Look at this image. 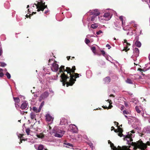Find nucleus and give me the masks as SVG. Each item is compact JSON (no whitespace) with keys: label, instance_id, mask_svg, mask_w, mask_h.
<instances>
[{"label":"nucleus","instance_id":"obj_1","mask_svg":"<svg viewBox=\"0 0 150 150\" xmlns=\"http://www.w3.org/2000/svg\"><path fill=\"white\" fill-rule=\"evenodd\" d=\"M67 70V67L66 68V69H65L64 66L62 65L59 68V72L60 73H62L60 76L61 78L60 81L62 82L63 85L64 86L65 85L66 82L67 81V79H69V77L64 73L65 71H66L68 74V72Z\"/></svg>","mask_w":150,"mask_h":150},{"label":"nucleus","instance_id":"obj_2","mask_svg":"<svg viewBox=\"0 0 150 150\" xmlns=\"http://www.w3.org/2000/svg\"><path fill=\"white\" fill-rule=\"evenodd\" d=\"M132 145L134 146V148L136 149L138 148L142 150H144L147 147V145H150V142L148 141L146 144L143 143L142 141L139 140L137 142H132Z\"/></svg>","mask_w":150,"mask_h":150},{"label":"nucleus","instance_id":"obj_3","mask_svg":"<svg viewBox=\"0 0 150 150\" xmlns=\"http://www.w3.org/2000/svg\"><path fill=\"white\" fill-rule=\"evenodd\" d=\"M79 74L77 73H74L72 74H70L69 77V79H67V81L66 82L67 84V86L68 87L69 86H72L76 81V79L79 77Z\"/></svg>","mask_w":150,"mask_h":150},{"label":"nucleus","instance_id":"obj_4","mask_svg":"<svg viewBox=\"0 0 150 150\" xmlns=\"http://www.w3.org/2000/svg\"><path fill=\"white\" fill-rule=\"evenodd\" d=\"M38 9L37 11H43L45 8H47V5H45V2L43 3L42 0H40V2H37V4H35Z\"/></svg>","mask_w":150,"mask_h":150},{"label":"nucleus","instance_id":"obj_5","mask_svg":"<svg viewBox=\"0 0 150 150\" xmlns=\"http://www.w3.org/2000/svg\"><path fill=\"white\" fill-rule=\"evenodd\" d=\"M110 146L113 150H130L126 146H123L122 147L118 146L117 147L115 146L112 143L110 144Z\"/></svg>","mask_w":150,"mask_h":150},{"label":"nucleus","instance_id":"obj_6","mask_svg":"<svg viewBox=\"0 0 150 150\" xmlns=\"http://www.w3.org/2000/svg\"><path fill=\"white\" fill-rule=\"evenodd\" d=\"M56 62L53 63L51 67L52 70L54 71H57L59 69V65Z\"/></svg>","mask_w":150,"mask_h":150},{"label":"nucleus","instance_id":"obj_7","mask_svg":"<svg viewBox=\"0 0 150 150\" xmlns=\"http://www.w3.org/2000/svg\"><path fill=\"white\" fill-rule=\"evenodd\" d=\"M105 18L104 20L106 21H108L111 18V16L110 13L107 12L105 13L103 16Z\"/></svg>","mask_w":150,"mask_h":150},{"label":"nucleus","instance_id":"obj_8","mask_svg":"<svg viewBox=\"0 0 150 150\" xmlns=\"http://www.w3.org/2000/svg\"><path fill=\"white\" fill-rule=\"evenodd\" d=\"M76 69L75 67L74 66L72 67V68L71 69L70 67H67V71L68 72V74H69V75L71 74V73H75V71Z\"/></svg>","mask_w":150,"mask_h":150},{"label":"nucleus","instance_id":"obj_9","mask_svg":"<svg viewBox=\"0 0 150 150\" xmlns=\"http://www.w3.org/2000/svg\"><path fill=\"white\" fill-rule=\"evenodd\" d=\"M20 108L22 110L28 109V103L26 101L24 102L21 104Z\"/></svg>","mask_w":150,"mask_h":150},{"label":"nucleus","instance_id":"obj_10","mask_svg":"<svg viewBox=\"0 0 150 150\" xmlns=\"http://www.w3.org/2000/svg\"><path fill=\"white\" fill-rule=\"evenodd\" d=\"M90 13L91 15H95L96 16L99 15L100 14L99 10L97 9L92 11L90 12Z\"/></svg>","mask_w":150,"mask_h":150},{"label":"nucleus","instance_id":"obj_11","mask_svg":"<svg viewBox=\"0 0 150 150\" xmlns=\"http://www.w3.org/2000/svg\"><path fill=\"white\" fill-rule=\"evenodd\" d=\"M49 93L48 92L45 91L42 93L40 96V98L42 99H45L47 98L49 96Z\"/></svg>","mask_w":150,"mask_h":150},{"label":"nucleus","instance_id":"obj_12","mask_svg":"<svg viewBox=\"0 0 150 150\" xmlns=\"http://www.w3.org/2000/svg\"><path fill=\"white\" fill-rule=\"evenodd\" d=\"M136 40V41L135 42V44L136 46L138 47H140L141 45V42L138 41L139 38L137 36L135 38V40Z\"/></svg>","mask_w":150,"mask_h":150},{"label":"nucleus","instance_id":"obj_13","mask_svg":"<svg viewBox=\"0 0 150 150\" xmlns=\"http://www.w3.org/2000/svg\"><path fill=\"white\" fill-rule=\"evenodd\" d=\"M139 50L138 48H135L134 51V54L135 56L137 57L139 56Z\"/></svg>","mask_w":150,"mask_h":150},{"label":"nucleus","instance_id":"obj_14","mask_svg":"<svg viewBox=\"0 0 150 150\" xmlns=\"http://www.w3.org/2000/svg\"><path fill=\"white\" fill-rule=\"evenodd\" d=\"M67 123V120L65 118H62L61 120L60 124L61 125H65Z\"/></svg>","mask_w":150,"mask_h":150},{"label":"nucleus","instance_id":"obj_15","mask_svg":"<svg viewBox=\"0 0 150 150\" xmlns=\"http://www.w3.org/2000/svg\"><path fill=\"white\" fill-rule=\"evenodd\" d=\"M13 99L15 102V105L16 107L17 105H18L17 103H18L20 102V99L18 97H13Z\"/></svg>","mask_w":150,"mask_h":150},{"label":"nucleus","instance_id":"obj_16","mask_svg":"<svg viewBox=\"0 0 150 150\" xmlns=\"http://www.w3.org/2000/svg\"><path fill=\"white\" fill-rule=\"evenodd\" d=\"M46 119L47 121H51L53 120V118L49 114H47L46 116Z\"/></svg>","mask_w":150,"mask_h":150},{"label":"nucleus","instance_id":"obj_17","mask_svg":"<svg viewBox=\"0 0 150 150\" xmlns=\"http://www.w3.org/2000/svg\"><path fill=\"white\" fill-rule=\"evenodd\" d=\"M125 45L126 46L124 47L123 50H125L126 52H127V51L129 50V48H128V47L130 46L131 44L129 43L128 42Z\"/></svg>","mask_w":150,"mask_h":150},{"label":"nucleus","instance_id":"obj_18","mask_svg":"<svg viewBox=\"0 0 150 150\" xmlns=\"http://www.w3.org/2000/svg\"><path fill=\"white\" fill-rule=\"evenodd\" d=\"M104 81L105 83H109L111 79L109 77H107L104 79Z\"/></svg>","mask_w":150,"mask_h":150},{"label":"nucleus","instance_id":"obj_19","mask_svg":"<svg viewBox=\"0 0 150 150\" xmlns=\"http://www.w3.org/2000/svg\"><path fill=\"white\" fill-rule=\"evenodd\" d=\"M44 149V147L42 145H40L39 146L38 150H48L47 149Z\"/></svg>","mask_w":150,"mask_h":150},{"label":"nucleus","instance_id":"obj_20","mask_svg":"<svg viewBox=\"0 0 150 150\" xmlns=\"http://www.w3.org/2000/svg\"><path fill=\"white\" fill-rule=\"evenodd\" d=\"M126 82L129 84H134L133 81L129 78H127L126 80Z\"/></svg>","mask_w":150,"mask_h":150},{"label":"nucleus","instance_id":"obj_21","mask_svg":"<svg viewBox=\"0 0 150 150\" xmlns=\"http://www.w3.org/2000/svg\"><path fill=\"white\" fill-rule=\"evenodd\" d=\"M33 110L36 113L40 112V109H39L38 110L37 108L35 106L33 107Z\"/></svg>","mask_w":150,"mask_h":150},{"label":"nucleus","instance_id":"obj_22","mask_svg":"<svg viewBox=\"0 0 150 150\" xmlns=\"http://www.w3.org/2000/svg\"><path fill=\"white\" fill-rule=\"evenodd\" d=\"M36 115L34 112H31L30 114V117L32 120L35 118Z\"/></svg>","mask_w":150,"mask_h":150},{"label":"nucleus","instance_id":"obj_23","mask_svg":"<svg viewBox=\"0 0 150 150\" xmlns=\"http://www.w3.org/2000/svg\"><path fill=\"white\" fill-rule=\"evenodd\" d=\"M140 106H136L135 107V109L137 113H140L141 112V110H140Z\"/></svg>","mask_w":150,"mask_h":150},{"label":"nucleus","instance_id":"obj_24","mask_svg":"<svg viewBox=\"0 0 150 150\" xmlns=\"http://www.w3.org/2000/svg\"><path fill=\"white\" fill-rule=\"evenodd\" d=\"M125 137L126 138L129 139V141H130V142L132 141L133 140L131 136L129 134H128V135H127Z\"/></svg>","mask_w":150,"mask_h":150},{"label":"nucleus","instance_id":"obj_25","mask_svg":"<svg viewBox=\"0 0 150 150\" xmlns=\"http://www.w3.org/2000/svg\"><path fill=\"white\" fill-rule=\"evenodd\" d=\"M4 75L3 73V69H2L0 68V77H3Z\"/></svg>","mask_w":150,"mask_h":150},{"label":"nucleus","instance_id":"obj_26","mask_svg":"<svg viewBox=\"0 0 150 150\" xmlns=\"http://www.w3.org/2000/svg\"><path fill=\"white\" fill-rule=\"evenodd\" d=\"M54 136L56 137H61L63 136V135L62 134H60L56 133L55 134Z\"/></svg>","mask_w":150,"mask_h":150},{"label":"nucleus","instance_id":"obj_27","mask_svg":"<svg viewBox=\"0 0 150 150\" xmlns=\"http://www.w3.org/2000/svg\"><path fill=\"white\" fill-rule=\"evenodd\" d=\"M97 25H96L95 23L92 24L91 25V28L93 29H95L98 27Z\"/></svg>","mask_w":150,"mask_h":150},{"label":"nucleus","instance_id":"obj_28","mask_svg":"<svg viewBox=\"0 0 150 150\" xmlns=\"http://www.w3.org/2000/svg\"><path fill=\"white\" fill-rule=\"evenodd\" d=\"M123 17H124L123 16H120L119 17V18L122 21V25H123Z\"/></svg>","mask_w":150,"mask_h":150},{"label":"nucleus","instance_id":"obj_29","mask_svg":"<svg viewBox=\"0 0 150 150\" xmlns=\"http://www.w3.org/2000/svg\"><path fill=\"white\" fill-rule=\"evenodd\" d=\"M64 144L67 145L68 146H72V147L73 146L72 144L69 143H64Z\"/></svg>","mask_w":150,"mask_h":150},{"label":"nucleus","instance_id":"obj_30","mask_svg":"<svg viewBox=\"0 0 150 150\" xmlns=\"http://www.w3.org/2000/svg\"><path fill=\"white\" fill-rule=\"evenodd\" d=\"M6 75L7 76V78L8 79H10L11 78V76L10 74L8 72H7L6 74Z\"/></svg>","mask_w":150,"mask_h":150},{"label":"nucleus","instance_id":"obj_31","mask_svg":"<svg viewBox=\"0 0 150 150\" xmlns=\"http://www.w3.org/2000/svg\"><path fill=\"white\" fill-rule=\"evenodd\" d=\"M91 49L93 53H95L96 52V49L95 47H93Z\"/></svg>","mask_w":150,"mask_h":150},{"label":"nucleus","instance_id":"obj_32","mask_svg":"<svg viewBox=\"0 0 150 150\" xmlns=\"http://www.w3.org/2000/svg\"><path fill=\"white\" fill-rule=\"evenodd\" d=\"M118 132H119L122 133L123 132V130L122 129V128L120 127H118Z\"/></svg>","mask_w":150,"mask_h":150},{"label":"nucleus","instance_id":"obj_33","mask_svg":"<svg viewBox=\"0 0 150 150\" xmlns=\"http://www.w3.org/2000/svg\"><path fill=\"white\" fill-rule=\"evenodd\" d=\"M0 64H1V66L2 67H5V66H6V64H5V63L4 62H1L0 63Z\"/></svg>","mask_w":150,"mask_h":150},{"label":"nucleus","instance_id":"obj_34","mask_svg":"<svg viewBox=\"0 0 150 150\" xmlns=\"http://www.w3.org/2000/svg\"><path fill=\"white\" fill-rule=\"evenodd\" d=\"M123 114L125 115V114L128 115L129 114V113L128 111H126V110H124L123 111Z\"/></svg>","mask_w":150,"mask_h":150},{"label":"nucleus","instance_id":"obj_35","mask_svg":"<svg viewBox=\"0 0 150 150\" xmlns=\"http://www.w3.org/2000/svg\"><path fill=\"white\" fill-rule=\"evenodd\" d=\"M85 42L87 44H88L90 42V41L88 39L86 38L85 40Z\"/></svg>","mask_w":150,"mask_h":150},{"label":"nucleus","instance_id":"obj_36","mask_svg":"<svg viewBox=\"0 0 150 150\" xmlns=\"http://www.w3.org/2000/svg\"><path fill=\"white\" fill-rule=\"evenodd\" d=\"M30 130L29 129H26V132L27 133V134L28 135H29L30 134Z\"/></svg>","mask_w":150,"mask_h":150},{"label":"nucleus","instance_id":"obj_37","mask_svg":"<svg viewBox=\"0 0 150 150\" xmlns=\"http://www.w3.org/2000/svg\"><path fill=\"white\" fill-rule=\"evenodd\" d=\"M101 52L102 53V54L103 56H105V52L104 50H101Z\"/></svg>","mask_w":150,"mask_h":150},{"label":"nucleus","instance_id":"obj_38","mask_svg":"<svg viewBox=\"0 0 150 150\" xmlns=\"http://www.w3.org/2000/svg\"><path fill=\"white\" fill-rule=\"evenodd\" d=\"M118 135L119 136H120L121 137H122L123 135L122 133H121V132H119V133H118Z\"/></svg>","mask_w":150,"mask_h":150},{"label":"nucleus","instance_id":"obj_39","mask_svg":"<svg viewBox=\"0 0 150 150\" xmlns=\"http://www.w3.org/2000/svg\"><path fill=\"white\" fill-rule=\"evenodd\" d=\"M102 33V32L100 30L99 31H98V32H97L96 33V34L97 35H99L101 33Z\"/></svg>","mask_w":150,"mask_h":150},{"label":"nucleus","instance_id":"obj_40","mask_svg":"<svg viewBox=\"0 0 150 150\" xmlns=\"http://www.w3.org/2000/svg\"><path fill=\"white\" fill-rule=\"evenodd\" d=\"M106 47H108V49H110L111 48V46L108 44H107L106 45Z\"/></svg>","mask_w":150,"mask_h":150},{"label":"nucleus","instance_id":"obj_41","mask_svg":"<svg viewBox=\"0 0 150 150\" xmlns=\"http://www.w3.org/2000/svg\"><path fill=\"white\" fill-rule=\"evenodd\" d=\"M133 26L134 28H136L137 26V24H134L133 25Z\"/></svg>","mask_w":150,"mask_h":150},{"label":"nucleus","instance_id":"obj_42","mask_svg":"<svg viewBox=\"0 0 150 150\" xmlns=\"http://www.w3.org/2000/svg\"><path fill=\"white\" fill-rule=\"evenodd\" d=\"M95 17L94 16H92L91 18V21H94Z\"/></svg>","mask_w":150,"mask_h":150},{"label":"nucleus","instance_id":"obj_43","mask_svg":"<svg viewBox=\"0 0 150 150\" xmlns=\"http://www.w3.org/2000/svg\"><path fill=\"white\" fill-rule=\"evenodd\" d=\"M2 53V49L0 47V56H1Z\"/></svg>","mask_w":150,"mask_h":150},{"label":"nucleus","instance_id":"obj_44","mask_svg":"<svg viewBox=\"0 0 150 150\" xmlns=\"http://www.w3.org/2000/svg\"><path fill=\"white\" fill-rule=\"evenodd\" d=\"M107 101L109 102L110 105L112 104V102L111 100L108 99L107 100Z\"/></svg>","mask_w":150,"mask_h":150},{"label":"nucleus","instance_id":"obj_45","mask_svg":"<svg viewBox=\"0 0 150 150\" xmlns=\"http://www.w3.org/2000/svg\"><path fill=\"white\" fill-rule=\"evenodd\" d=\"M124 104H125V106L126 107H127L128 106V104L125 102H124Z\"/></svg>","mask_w":150,"mask_h":150},{"label":"nucleus","instance_id":"obj_46","mask_svg":"<svg viewBox=\"0 0 150 150\" xmlns=\"http://www.w3.org/2000/svg\"><path fill=\"white\" fill-rule=\"evenodd\" d=\"M124 107H125L124 105H122L120 108L121 110L122 111V110L124 109Z\"/></svg>","mask_w":150,"mask_h":150},{"label":"nucleus","instance_id":"obj_47","mask_svg":"<svg viewBox=\"0 0 150 150\" xmlns=\"http://www.w3.org/2000/svg\"><path fill=\"white\" fill-rule=\"evenodd\" d=\"M36 13V12H33L32 14H30L29 15V16H32L34 14H35Z\"/></svg>","mask_w":150,"mask_h":150},{"label":"nucleus","instance_id":"obj_48","mask_svg":"<svg viewBox=\"0 0 150 150\" xmlns=\"http://www.w3.org/2000/svg\"><path fill=\"white\" fill-rule=\"evenodd\" d=\"M102 107L104 109H108V107L106 106H102Z\"/></svg>","mask_w":150,"mask_h":150},{"label":"nucleus","instance_id":"obj_49","mask_svg":"<svg viewBox=\"0 0 150 150\" xmlns=\"http://www.w3.org/2000/svg\"><path fill=\"white\" fill-rule=\"evenodd\" d=\"M112 107V106L111 105H110L108 107V109H111Z\"/></svg>","mask_w":150,"mask_h":150},{"label":"nucleus","instance_id":"obj_50","mask_svg":"<svg viewBox=\"0 0 150 150\" xmlns=\"http://www.w3.org/2000/svg\"><path fill=\"white\" fill-rule=\"evenodd\" d=\"M37 137L39 138H41L43 137H42V136H40V135H37Z\"/></svg>","mask_w":150,"mask_h":150},{"label":"nucleus","instance_id":"obj_51","mask_svg":"<svg viewBox=\"0 0 150 150\" xmlns=\"http://www.w3.org/2000/svg\"><path fill=\"white\" fill-rule=\"evenodd\" d=\"M70 58L71 56H67V59L68 60H69V59H70Z\"/></svg>","mask_w":150,"mask_h":150},{"label":"nucleus","instance_id":"obj_52","mask_svg":"<svg viewBox=\"0 0 150 150\" xmlns=\"http://www.w3.org/2000/svg\"><path fill=\"white\" fill-rule=\"evenodd\" d=\"M128 42H127V40H124V44L126 43V44H127V43Z\"/></svg>","mask_w":150,"mask_h":150},{"label":"nucleus","instance_id":"obj_53","mask_svg":"<svg viewBox=\"0 0 150 150\" xmlns=\"http://www.w3.org/2000/svg\"><path fill=\"white\" fill-rule=\"evenodd\" d=\"M57 132H58L59 133H62V132L61 130H59L57 131Z\"/></svg>","mask_w":150,"mask_h":150},{"label":"nucleus","instance_id":"obj_54","mask_svg":"<svg viewBox=\"0 0 150 150\" xmlns=\"http://www.w3.org/2000/svg\"><path fill=\"white\" fill-rule=\"evenodd\" d=\"M114 132L116 133L118 132V130L115 129H114Z\"/></svg>","mask_w":150,"mask_h":150},{"label":"nucleus","instance_id":"obj_55","mask_svg":"<svg viewBox=\"0 0 150 150\" xmlns=\"http://www.w3.org/2000/svg\"><path fill=\"white\" fill-rule=\"evenodd\" d=\"M44 102H42L41 104V106H43L44 105Z\"/></svg>","mask_w":150,"mask_h":150},{"label":"nucleus","instance_id":"obj_56","mask_svg":"<svg viewBox=\"0 0 150 150\" xmlns=\"http://www.w3.org/2000/svg\"><path fill=\"white\" fill-rule=\"evenodd\" d=\"M114 123H117V126L118 127H119V126H118V125H119V123L118 122H114Z\"/></svg>","mask_w":150,"mask_h":150},{"label":"nucleus","instance_id":"obj_57","mask_svg":"<svg viewBox=\"0 0 150 150\" xmlns=\"http://www.w3.org/2000/svg\"><path fill=\"white\" fill-rule=\"evenodd\" d=\"M115 129V128H114V127L112 126L111 127V131L113 129L114 130Z\"/></svg>","mask_w":150,"mask_h":150},{"label":"nucleus","instance_id":"obj_58","mask_svg":"<svg viewBox=\"0 0 150 150\" xmlns=\"http://www.w3.org/2000/svg\"><path fill=\"white\" fill-rule=\"evenodd\" d=\"M110 96L113 97H115L112 94H110Z\"/></svg>","mask_w":150,"mask_h":150},{"label":"nucleus","instance_id":"obj_59","mask_svg":"<svg viewBox=\"0 0 150 150\" xmlns=\"http://www.w3.org/2000/svg\"><path fill=\"white\" fill-rule=\"evenodd\" d=\"M26 16V17L27 18H28V17H29L30 18V16L29 15H27Z\"/></svg>","mask_w":150,"mask_h":150},{"label":"nucleus","instance_id":"obj_60","mask_svg":"<svg viewBox=\"0 0 150 150\" xmlns=\"http://www.w3.org/2000/svg\"><path fill=\"white\" fill-rule=\"evenodd\" d=\"M108 143L109 144H110L112 143L110 140L108 141Z\"/></svg>","mask_w":150,"mask_h":150},{"label":"nucleus","instance_id":"obj_61","mask_svg":"<svg viewBox=\"0 0 150 150\" xmlns=\"http://www.w3.org/2000/svg\"><path fill=\"white\" fill-rule=\"evenodd\" d=\"M48 12V11H46L44 13H45V14H46L47 13V12Z\"/></svg>","mask_w":150,"mask_h":150},{"label":"nucleus","instance_id":"obj_62","mask_svg":"<svg viewBox=\"0 0 150 150\" xmlns=\"http://www.w3.org/2000/svg\"><path fill=\"white\" fill-rule=\"evenodd\" d=\"M138 70L140 71H142V69H139Z\"/></svg>","mask_w":150,"mask_h":150},{"label":"nucleus","instance_id":"obj_63","mask_svg":"<svg viewBox=\"0 0 150 150\" xmlns=\"http://www.w3.org/2000/svg\"><path fill=\"white\" fill-rule=\"evenodd\" d=\"M49 129H51V127L50 126H49Z\"/></svg>","mask_w":150,"mask_h":150},{"label":"nucleus","instance_id":"obj_64","mask_svg":"<svg viewBox=\"0 0 150 150\" xmlns=\"http://www.w3.org/2000/svg\"><path fill=\"white\" fill-rule=\"evenodd\" d=\"M149 60L150 61V54L149 55Z\"/></svg>","mask_w":150,"mask_h":150}]
</instances>
